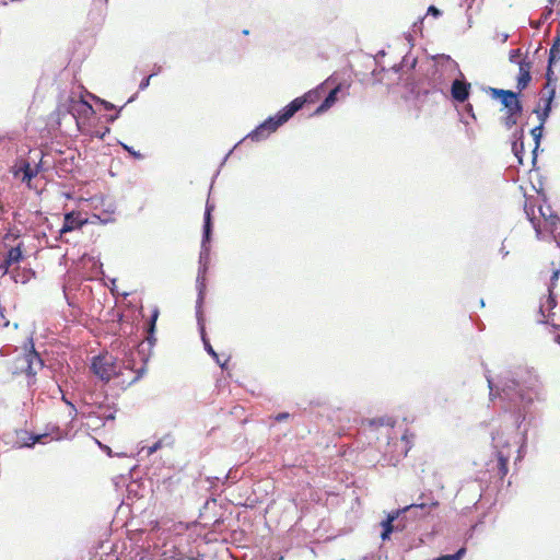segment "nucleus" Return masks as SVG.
<instances>
[{
    "label": "nucleus",
    "mask_w": 560,
    "mask_h": 560,
    "mask_svg": "<svg viewBox=\"0 0 560 560\" xmlns=\"http://www.w3.org/2000/svg\"><path fill=\"white\" fill-rule=\"evenodd\" d=\"M485 377L488 382L489 396L492 400L499 397L502 408L510 415L514 427L521 431V446L517 459L523 457L526 447L528 428L523 423L532 420V406L534 401L544 399V389L538 375L534 370L517 368L509 370L494 380L486 370Z\"/></svg>",
    "instance_id": "nucleus-1"
},
{
    "label": "nucleus",
    "mask_w": 560,
    "mask_h": 560,
    "mask_svg": "<svg viewBox=\"0 0 560 560\" xmlns=\"http://www.w3.org/2000/svg\"><path fill=\"white\" fill-rule=\"evenodd\" d=\"M434 69L429 78L430 89L423 91V95L447 98V90L451 81L460 74L458 63L448 55H436L433 57Z\"/></svg>",
    "instance_id": "nucleus-2"
},
{
    "label": "nucleus",
    "mask_w": 560,
    "mask_h": 560,
    "mask_svg": "<svg viewBox=\"0 0 560 560\" xmlns=\"http://www.w3.org/2000/svg\"><path fill=\"white\" fill-rule=\"evenodd\" d=\"M416 65H417V57L412 56L411 54H406L402 57V60L400 63L394 65L389 69H385L384 67H382L380 70L374 69L372 71V74L376 82L390 85L401 79L400 71H404L405 68L407 70H411L416 67Z\"/></svg>",
    "instance_id": "nucleus-3"
},
{
    "label": "nucleus",
    "mask_w": 560,
    "mask_h": 560,
    "mask_svg": "<svg viewBox=\"0 0 560 560\" xmlns=\"http://www.w3.org/2000/svg\"><path fill=\"white\" fill-rule=\"evenodd\" d=\"M44 366V361L39 353L35 350L34 343L31 340L30 350L20 354L14 360L13 373L14 374H26L28 377H35V375Z\"/></svg>",
    "instance_id": "nucleus-4"
},
{
    "label": "nucleus",
    "mask_w": 560,
    "mask_h": 560,
    "mask_svg": "<svg viewBox=\"0 0 560 560\" xmlns=\"http://www.w3.org/2000/svg\"><path fill=\"white\" fill-rule=\"evenodd\" d=\"M289 120L283 109H280L275 116L268 117L265 121L259 124L254 130H252L245 138L252 141L259 142L267 139L272 132H275L280 126Z\"/></svg>",
    "instance_id": "nucleus-5"
},
{
    "label": "nucleus",
    "mask_w": 560,
    "mask_h": 560,
    "mask_svg": "<svg viewBox=\"0 0 560 560\" xmlns=\"http://www.w3.org/2000/svg\"><path fill=\"white\" fill-rule=\"evenodd\" d=\"M520 91L513 92L511 90H503L497 88H489L488 94L493 100H499L506 109V113L522 114L523 104L520 101Z\"/></svg>",
    "instance_id": "nucleus-6"
},
{
    "label": "nucleus",
    "mask_w": 560,
    "mask_h": 560,
    "mask_svg": "<svg viewBox=\"0 0 560 560\" xmlns=\"http://www.w3.org/2000/svg\"><path fill=\"white\" fill-rule=\"evenodd\" d=\"M492 447L498 459L499 475L503 478L508 474V462L510 458V444L501 432L491 433Z\"/></svg>",
    "instance_id": "nucleus-7"
},
{
    "label": "nucleus",
    "mask_w": 560,
    "mask_h": 560,
    "mask_svg": "<svg viewBox=\"0 0 560 560\" xmlns=\"http://www.w3.org/2000/svg\"><path fill=\"white\" fill-rule=\"evenodd\" d=\"M67 112L73 117L79 126L80 119H86L94 114L92 105L82 95L72 93L65 104Z\"/></svg>",
    "instance_id": "nucleus-8"
},
{
    "label": "nucleus",
    "mask_w": 560,
    "mask_h": 560,
    "mask_svg": "<svg viewBox=\"0 0 560 560\" xmlns=\"http://www.w3.org/2000/svg\"><path fill=\"white\" fill-rule=\"evenodd\" d=\"M330 80H331V78H328L325 82L319 84L317 88L310 90L303 96L294 98L287 106H284L282 109L284 110L288 118L290 119L291 117H293L294 114L298 113L300 109H302L306 103L316 102L320 96V92L324 89V85L328 84L330 82Z\"/></svg>",
    "instance_id": "nucleus-9"
},
{
    "label": "nucleus",
    "mask_w": 560,
    "mask_h": 560,
    "mask_svg": "<svg viewBox=\"0 0 560 560\" xmlns=\"http://www.w3.org/2000/svg\"><path fill=\"white\" fill-rule=\"evenodd\" d=\"M470 90L471 85L462 71L451 81L450 94L455 103L464 104L470 96Z\"/></svg>",
    "instance_id": "nucleus-10"
},
{
    "label": "nucleus",
    "mask_w": 560,
    "mask_h": 560,
    "mask_svg": "<svg viewBox=\"0 0 560 560\" xmlns=\"http://www.w3.org/2000/svg\"><path fill=\"white\" fill-rule=\"evenodd\" d=\"M438 504H439L438 501H435L433 498H430L429 501H420L417 503H411L402 509L392 511L390 513L387 514L385 520H389L390 523H394L395 521H398V518L401 514H406V512H412L416 510H421L422 515H427L430 513L431 508H435Z\"/></svg>",
    "instance_id": "nucleus-11"
},
{
    "label": "nucleus",
    "mask_w": 560,
    "mask_h": 560,
    "mask_svg": "<svg viewBox=\"0 0 560 560\" xmlns=\"http://www.w3.org/2000/svg\"><path fill=\"white\" fill-rule=\"evenodd\" d=\"M91 370L104 382H109L116 374L115 365L102 357H96L93 359Z\"/></svg>",
    "instance_id": "nucleus-12"
},
{
    "label": "nucleus",
    "mask_w": 560,
    "mask_h": 560,
    "mask_svg": "<svg viewBox=\"0 0 560 560\" xmlns=\"http://www.w3.org/2000/svg\"><path fill=\"white\" fill-rule=\"evenodd\" d=\"M196 318H197V324H198V328H199V331H200V336H201V340H202L205 350L207 351L208 354H210L214 359V361L217 362V364L221 369H225L229 359H225L224 361H221L219 354L214 351V349L210 345V341H209V339L206 336V329H205V323H203V313H200V314L197 313L196 314Z\"/></svg>",
    "instance_id": "nucleus-13"
},
{
    "label": "nucleus",
    "mask_w": 560,
    "mask_h": 560,
    "mask_svg": "<svg viewBox=\"0 0 560 560\" xmlns=\"http://www.w3.org/2000/svg\"><path fill=\"white\" fill-rule=\"evenodd\" d=\"M207 271H208V265L199 264L198 273H197V278H196V289L198 292L197 300H196V314L203 313L202 305H203L205 293H206V273H207Z\"/></svg>",
    "instance_id": "nucleus-14"
},
{
    "label": "nucleus",
    "mask_w": 560,
    "mask_h": 560,
    "mask_svg": "<svg viewBox=\"0 0 560 560\" xmlns=\"http://www.w3.org/2000/svg\"><path fill=\"white\" fill-rule=\"evenodd\" d=\"M86 222L88 219L82 218L80 212H68L65 214L63 224L59 230V233L62 235L77 229H81Z\"/></svg>",
    "instance_id": "nucleus-15"
},
{
    "label": "nucleus",
    "mask_w": 560,
    "mask_h": 560,
    "mask_svg": "<svg viewBox=\"0 0 560 560\" xmlns=\"http://www.w3.org/2000/svg\"><path fill=\"white\" fill-rule=\"evenodd\" d=\"M530 69L532 62L527 59V57L522 58L518 62V75L516 79V88L520 92L525 90L532 80Z\"/></svg>",
    "instance_id": "nucleus-16"
},
{
    "label": "nucleus",
    "mask_w": 560,
    "mask_h": 560,
    "mask_svg": "<svg viewBox=\"0 0 560 560\" xmlns=\"http://www.w3.org/2000/svg\"><path fill=\"white\" fill-rule=\"evenodd\" d=\"M56 433L55 436H51L50 440H60L61 434L58 427L52 425L50 431H46L44 433H37V434H31L28 436V441L23 443V446L32 447L37 443L45 444L47 442V439L52 434Z\"/></svg>",
    "instance_id": "nucleus-17"
},
{
    "label": "nucleus",
    "mask_w": 560,
    "mask_h": 560,
    "mask_svg": "<svg viewBox=\"0 0 560 560\" xmlns=\"http://www.w3.org/2000/svg\"><path fill=\"white\" fill-rule=\"evenodd\" d=\"M341 89L342 84H338L332 90H330L322 104L316 108L315 114L319 115L328 110L337 102L338 94L340 93Z\"/></svg>",
    "instance_id": "nucleus-18"
},
{
    "label": "nucleus",
    "mask_w": 560,
    "mask_h": 560,
    "mask_svg": "<svg viewBox=\"0 0 560 560\" xmlns=\"http://www.w3.org/2000/svg\"><path fill=\"white\" fill-rule=\"evenodd\" d=\"M159 314H160L159 308L154 307L152 311V314L150 316V319L147 324V334H148L147 341L150 347H153L156 341L154 334H155V327H156V320H158Z\"/></svg>",
    "instance_id": "nucleus-19"
},
{
    "label": "nucleus",
    "mask_w": 560,
    "mask_h": 560,
    "mask_svg": "<svg viewBox=\"0 0 560 560\" xmlns=\"http://www.w3.org/2000/svg\"><path fill=\"white\" fill-rule=\"evenodd\" d=\"M523 129L515 131L513 133L514 141L512 143V151L514 155L517 158L518 163H523V154H524V142H523Z\"/></svg>",
    "instance_id": "nucleus-20"
},
{
    "label": "nucleus",
    "mask_w": 560,
    "mask_h": 560,
    "mask_svg": "<svg viewBox=\"0 0 560 560\" xmlns=\"http://www.w3.org/2000/svg\"><path fill=\"white\" fill-rule=\"evenodd\" d=\"M214 210V206L209 201L206 203L205 214H203V228L202 233H205V238L207 240L212 235V217L211 213Z\"/></svg>",
    "instance_id": "nucleus-21"
},
{
    "label": "nucleus",
    "mask_w": 560,
    "mask_h": 560,
    "mask_svg": "<svg viewBox=\"0 0 560 560\" xmlns=\"http://www.w3.org/2000/svg\"><path fill=\"white\" fill-rule=\"evenodd\" d=\"M23 259L22 253V244H19L14 247H11L5 256L7 266H12L13 264H18Z\"/></svg>",
    "instance_id": "nucleus-22"
},
{
    "label": "nucleus",
    "mask_w": 560,
    "mask_h": 560,
    "mask_svg": "<svg viewBox=\"0 0 560 560\" xmlns=\"http://www.w3.org/2000/svg\"><path fill=\"white\" fill-rule=\"evenodd\" d=\"M547 210L549 211V214L546 223L555 237L560 236V218L552 212L551 207H547Z\"/></svg>",
    "instance_id": "nucleus-23"
},
{
    "label": "nucleus",
    "mask_w": 560,
    "mask_h": 560,
    "mask_svg": "<svg viewBox=\"0 0 560 560\" xmlns=\"http://www.w3.org/2000/svg\"><path fill=\"white\" fill-rule=\"evenodd\" d=\"M211 236L207 240L205 238V233H202L200 253H199V264L208 265L210 259V243Z\"/></svg>",
    "instance_id": "nucleus-24"
},
{
    "label": "nucleus",
    "mask_w": 560,
    "mask_h": 560,
    "mask_svg": "<svg viewBox=\"0 0 560 560\" xmlns=\"http://www.w3.org/2000/svg\"><path fill=\"white\" fill-rule=\"evenodd\" d=\"M40 165H36L35 167H32L31 164L25 161L20 167V172L23 173L22 180L23 182H31L37 174Z\"/></svg>",
    "instance_id": "nucleus-25"
},
{
    "label": "nucleus",
    "mask_w": 560,
    "mask_h": 560,
    "mask_svg": "<svg viewBox=\"0 0 560 560\" xmlns=\"http://www.w3.org/2000/svg\"><path fill=\"white\" fill-rule=\"evenodd\" d=\"M115 211L116 206L113 202H110V210H104L100 214H93V218L96 219L102 224H108L115 221Z\"/></svg>",
    "instance_id": "nucleus-26"
},
{
    "label": "nucleus",
    "mask_w": 560,
    "mask_h": 560,
    "mask_svg": "<svg viewBox=\"0 0 560 560\" xmlns=\"http://www.w3.org/2000/svg\"><path fill=\"white\" fill-rule=\"evenodd\" d=\"M103 406L98 405L96 409H91L88 411L89 417H96L101 421L104 422V420H114L115 419V411H110L109 413L102 412Z\"/></svg>",
    "instance_id": "nucleus-27"
},
{
    "label": "nucleus",
    "mask_w": 560,
    "mask_h": 560,
    "mask_svg": "<svg viewBox=\"0 0 560 560\" xmlns=\"http://www.w3.org/2000/svg\"><path fill=\"white\" fill-rule=\"evenodd\" d=\"M558 59H560V37H555L549 49L548 62L552 65Z\"/></svg>",
    "instance_id": "nucleus-28"
},
{
    "label": "nucleus",
    "mask_w": 560,
    "mask_h": 560,
    "mask_svg": "<svg viewBox=\"0 0 560 560\" xmlns=\"http://www.w3.org/2000/svg\"><path fill=\"white\" fill-rule=\"evenodd\" d=\"M555 96H556V86H552L550 90H548L547 95H544L541 97V101L544 102V106L540 109L551 113L552 102H553Z\"/></svg>",
    "instance_id": "nucleus-29"
},
{
    "label": "nucleus",
    "mask_w": 560,
    "mask_h": 560,
    "mask_svg": "<svg viewBox=\"0 0 560 560\" xmlns=\"http://www.w3.org/2000/svg\"><path fill=\"white\" fill-rule=\"evenodd\" d=\"M382 526V533H381V539L387 540L389 539L390 535L395 532V525L394 523H390L389 520H384L381 523Z\"/></svg>",
    "instance_id": "nucleus-30"
},
{
    "label": "nucleus",
    "mask_w": 560,
    "mask_h": 560,
    "mask_svg": "<svg viewBox=\"0 0 560 560\" xmlns=\"http://www.w3.org/2000/svg\"><path fill=\"white\" fill-rule=\"evenodd\" d=\"M524 211H525V213H526V215H527L528 220H529V221H530V223L533 224V228H534V229H535V231H536V235H537V237H538V238H540L541 231H540L539 225H538V223H537V220H536V218H535V215H534V207H533V206H530V207H529L527 203H525V206H524Z\"/></svg>",
    "instance_id": "nucleus-31"
},
{
    "label": "nucleus",
    "mask_w": 560,
    "mask_h": 560,
    "mask_svg": "<svg viewBox=\"0 0 560 560\" xmlns=\"http://www.w3.org/2000/svg\"><path fill=\"white\" fill-rule=\"evenodd\" d=\"M542 130L544 127H541V125H538L530 130V135L535 141L536 149H539L540 140L542 138Z\"/></svg>",
    "instance_id": "nucleus-32"
},
{
    "label": "nucleus",
    "mask_w": 560,
    "mask_h": 560,
    "mask_svg": "<svg viewBox=\"0 0 560 560\" xmlns=\"http://www.w3.org/2000/svg\"><path fill=\"white\" fill-rule=\"evenodd\" d=\"M546 84L544 86V90H550L553 85L552 82L556 81L555 73L552 71V65L548 62V68L546 72Z\"/></svg>",
    "instance_id": "nucleus-33"
},
{
    "label": "nucleus",
    "mask_w": 560,
    "mask_h": 560,
    "mask_svg": "<svg viewBox=\"0 0 560 560\" xmlns=\"http://www.w3.org/2000/svg\"><path fill=\"white\" fill-rule=\"evenodd\" d=\"M520 114L506 113V116L503 119V124L508 129H511L513 126L517 124V117Z\"/></svg>",
    "instance_id": "nucleus-34"
},
{
    "label": "nucleus",
    "mask_w": 560,
    "mask_h": 560,
    "mask_svg": "<svg viewBox=\"0 0 560 560\" xmlns=\"http://www.w3.org/2000/svg\"><path fill=\"white\" fill-rule=\"evenodd\" d=\"M119 145L126 151L128 152L133 159L136 160H142L143 159V154L140 153L139 151H136L132 147L124 143V142H119Z\"/></svg>",
    "instance_id": "nucleus-35"
},
{
    "label": "nucleus",
    "mask_w": 560,
    "mask_h": 560,
    "mask_svg": "<svg viewBox=\"0 0 560 560\" xmlns=\"http://www.w3.org/2000/svg\"><path fill=\"white\" fill-rule=\"evenodd\" d=\"M159 442L161 443L162 447H173L175 443V438L173 434L167 433L163 435L161 439H159Z\"/></svg>",
    "instance_id": "nucleus-36"
},
{
    "label": "nucleus",
    "mask_w": 560,
    "mask_h": 560,
    "mask_svg": "<svg viewBox=\"0 0 560 560\" xmlns=\"http://www.w3.org/2000/svg\"><path fill=\"white\" fill-rule=\"evenodd\" d=\"M534 114H536V116L539 120V125H541V127H544V125L546 124V121L548 120V118L550 116L549 112L542 110L540 108H535Z\"/></svg>",
    "instance_id": "nucleus-37"
},
{
    "label": "nucleus",
    "mask_w": 560,
    "mask_h": 560,
    "mask_svg": "<svg viewBox=\"0 0 560 560\" xmlns=\"http://www.w3.org/2000/svg\"><path fill=\"white\" fill-rule=\"evenodd\" d=\"M521 56H522L521 49H512V50H510V54H509V60L512 63L518 65V62L521 61V59H520Z\"/></svg>",
    "instance_id": "nucleus-38"
},
{
    "label": "nucleus",
    "mask_w": 560,
    "mask_h": 560,
    "mask_svg": "<svg viewBox=\"0 0 560 560\" xmlns=\"http://www.w3.org/2000/svg\"><path fill=\"white\" fill-rule=\"evenodd\" d=\"M163 448L161 446V443L159 442V440L156 442H154L151 446H148V447H142V452L143 451H147V455L150 456L152 455L153 453H155L156 451Z\"/></svg>",
    "instance_id": "nucleus-39"
},
{
    "label": "nucleus",
    "mask_w": 560,
    "mask_h": 560,
    "mask_svg": "<svg viewBox=\"0 0 560 560\" xmlns=\"http://www.w3.org/2000/svg\"><path fill=\"white\" fill-rule=\"evenodd\" d=\"M11 278L13 279L14 282H22V283H25L28 278L26 277V275L24 273L23 276L20 275L19 272H15V270H13L11 272Z\"/></svg>",
    "instance_id": "nucleus-40"
},
{
    "label": "nucleus",
    "mask_w": 560,
    "mask_h": 560,
    "mask_svg": "<svg viewBox=\"0 0 560 560\" xmlns=\"http://www.w3.org/2000/svg\"><path fill=\"white\" fill-rule=\"evenodd\" d=\"M62 400L70 407V416L74 418L78 413L77 407L65 395H62Z\"/></svg>",
    "instance_id": "nucleus-41"
},
{
    "label": "nucleus",
    "mask_w": 560,
    "mask_h": 560,
    "mask_svg": "<svg viewBox=\"0 0 560 560\" xmlns=\"http://www.w3.org/2000/svg\"><path fill=\"white\" fill-rule=\"evenodd\" d=\"M464 112L474 120H476V114L474 110V106L470 103L465 104Z\"/></svg>",
    "instance_id": "nucleus-42"
},
{
    "label": "nucleus",
    "mask_w": 560,
    "mask_h": 560,
    "mask_svg": "<svg viewBox=\"0 0 560 560\" xmlns=\"http://www.w3.org/2000/svg\"><path fill=\"white\" fill-rule=\"evenodd\" d=\"M428 14L434 18H440L442 15V11L438 9L435 5H430L428 8Z\"/></svg>",
    "instance_id": "nucleus-43"
},
{
    "label": "nucleus",
    "mask_w": 560,
    "mask_h": 560,
    "mask_svg": "<svg viewBox=\"0 0 560 560\" xmlns=\"http://www.w3.org/2000/svg\"><path fill=\"white\" fill-rule=\"evenodd\" d=\"M151 78H152L151 74L147 78H143L139 84V90H141V91L145 90L150 85Z\"/></svg>",
    "instance_id": "nucleus-44"
},
{
    "label": "nucleus",
    "mask_w": 560,
    "mask_h": 560,
    "mask_svg": "<svg viewBox=\"0 0 560 560\" xmlns=\"http://www.w3.org/2000/svg\"><path fill=\"white\" fill-rule=\"evenodd\" d=\"M475 0H463V3L460 5H466V13H468L469 10L472 8V3ZM468 21L470 22V15L467 14Z\"/></svg>",
    "instance_id": "nucleus-45"
},
{
    "label": "nucleus",
    "mask_w": 560,
    "mask_h": 560,
    "mask_svg": "<svg viewBox=\"0 0 560 560\" xmlns=\"http://www.w3.org/2000/svg\"><path fill=\"white\" fill-rule=\"evenodd\" d=\"M147 363V359L143 360V364ZM145 372V368L144 365H142L138 371H137V376L133 378L132 382H137L138 380H140L142 377V375L144 374Z\"/></svg>",
    "instance_id": "nucleus-46"
},
{
    "label": "nucleus",
    "mask_w": 560,
    "mask_h": 560,
    "mask_svg": "<svg viewBox=\"0 0 560 560\" xmlns=\"http://www.w3.org/2000/svg\"><path fill=\"white\" fill-rule=\"evenodd\" d=\"M107 1L108 0H93V4L96 9H98L100 11L103 10V8L107 4Z\"/></svg>",
    "instance_id": "nucleus-47"
},
{
    "label": "nucleus",
    "mask_w": 560,
    "mask_h": 560,
    "mask_svg": "<svg viewBox=\"0 0 560 560\" xmlns=\"http://www.w3.org/2000/svg\"><path fill=\"white\" fill-rule=\"evenodd\" d=\"M547 207H550L549 205L546 206H539V213L540 215L547 221L549 211L547 210Z\"/></svg>",
    "instance_id": "nucleus-48"
},
{
    "label": "nucleus",
    "mask_w": 560,
    "mask_h": 560,
    "mask_svg": "<svg viewBox=\"0 0 560 560\" xmlns=\"http://www.w3.org/2000/svg\"><path fill=\"white\" fill-rule=\"evenodd\" d=\"M121 109H122V107H120L115 114L107 116V118H106L107 122L112 124L116 119H118Z\"/></svg>",
    "instance_id": "nucleus-49"
},
{
    "label": "nucleus",
    "mask_w": 560,
    "mask_h": 560,
    "mask_svg": "<svg viewBox=\"0 0 560 560\" xmlns=\"http://www.w3.org/2000/svg\"><path fill=\"white\" fill-rule=\"evenodd\" d=\"M556 305H557L556 299L550 293L549 298L547 300V306L549 310H552L553 307H556Z\"/></svg>",
    "instance_id": "nucleus-50"
},
{
    "label": "nucleus",
    "mask_w": 560,
    "mask_h": 560,
    "mask_svg": "<svg viewBox=\"0 0 560 560\" xmlns=\"http://www.w3.org/2000/svg\"><path fill=\"white\" fill-rule=\"evenodd\" d=\"M101 103H102V105H103L105 110L116 109V106L114 104H112L110 102L102 100Z\"/></svg>",
    "instance_id": "nucleus-51"
},
{
    "label": "nucleus",
    "mask_w": 560,
    "mask_h": 560,
    "mask_svg": "<svg viewBox=\"0 0 560 560\" xmlns=\"http://www.w3.org/2000/svg\"><path fill=\"white\" fill-rule=\"evenodd\" d=\"M560 275V269L555 270L550 277V283L551 285H555V283L558 281Z\"/></svg>",
    "instance_id": "nucleus-52"
},
{
    "label": "nucleus",
    "mask_w": 560,
    "mask_h": 560,
    "mask_svg": "<svg viewBox=\"0 0 560 560\" xmlns=\"http://www.w3.org/2000/svg\"><path fill=\"white\" fill-rule=\"evenodd\" d=\"M10 267L11 266H7L5 258L2 261H0V271H2V275H7L9 272Z\"/></svg>",
    "instance_id": "nucleus-53"
},
{
    "label": "nucleus",
    "mask_w": 560,
    "mask_h": 560,
    "mask_svg": "<svg viewBox=\"0 0 560 560\" xmlns=\"http://www.w3.org/2000/svg\"><path fill=\"white\" fill-rule=\"evenodd\" d=\"M406 514H408L410 517H413V518L423 517L424 516V515H422V511L421 510H416V511H412V512H406Z\"/></svg>",
    "instance_id": "nucleus-54"
},
{
    "label": "nucleus",
    "mask_w": 560,
    "mask_h": 560,
    "mask_svg": "<svg viewBox=\"0 0 560 560\" xmlns=\"http://www.w3.org/2000/svg\"><path fill=\"white\" fill-rule=\"evenodd\" d=\"M290 417V415L288 412H280L276 416V420L281 422V421H284L285 419H288Z\"/></svg>",
    "instance_id": "nucleus-55"
},
{
    "label": "nucleus",
    "mask_w": 560,
    "mask_h": 560,
    "mask_svg": "<svg viewBox=\"0 0 560 560\" xmlns=\"http://www.w3.org/2000/svg\"><path fill=\"white\" fill-rule=\"evenodd\" d=\"M552 13V9L551 8H546L545 12L542 13L541 15V21L545 22Z\"/></svg>",
    "instance_id": "nucleus-56"
},
{
    "label": "nucleus",
    "mask_w": 560,
    "mask_h": 560,
    "mask_svg": "<svg viewBox=\"0 0 560 560\" xmlns=\"http://www.w3.org/2000/svg\"><path fill=\"white\" fill-rule=\"evenodd\" d=\"M406 525L402 523V520H398L397 524L395 525V530L401 532L404 530Z\"/></svg>",
    "instance_id": "nucleus-57"
},
{
    "label": "nucleus",
    "mask_w": 560,
    "mask_h": 560,
    "mask_svg": "<svg viewBox=\"0 0 560 560\" xmlns=\"http://www.w3.org/2000/svg\"><path fill=\"white\" fill-rule=\"evenodd\" d=\"M542 23L544 22L541 20H539L537 22H530V26L536 28V30H538L541 26Z\"/></svg>",
    "instance_id": "nucleus-58"
},
{
    "label": "nucleus",
    "mask_w": 560,
    "mask_h": 560,
    "mask_svg": "<svg viewBox=\"0 0 560 560\" xmlns=\"http://www.w3.org/2000/svg\"><path fill=\"white\" fill-rule=\"evenodd\" d=\"M107 133H109V128H108V127H107V128H105V130H104V131H101V133H97V137H98L100 139H104V137H105Z\"/></svg>",
    "instance_id": "nucleus-59"
},
{
    "label": "nucleus",
    "mask_w": 560,
    "mask_h": 560,
    "mask_svg": "<svg viewBox=\"0 0 560 560\" xmlns=\"http://www.w3.org/2000/svg\"><path fill=\"white\" fill-rule=\"evenodd\" d=\"M162 68L160 66H154V71L151 73L152 77L159 74L161 72Z\"/></svg>",
    "instance_id": "nucleus-60"
},
{
    "label": "nucleus",
    "mask_w": 560,
    "mask_h": 560,
    "mask_svg": "<svg viewBox=\"0 0 560 560\" xmlns=\"http://www.w3.org/2000/svg\"><path fill=\"white\" fill-rule=\"evenodd\" d=\"M500 253L502 254L503 257H506L509 255V252L505 249L504 245H502V247L500 248Z\"/></svg>",
    "instance_id": "nucleus-61"
},
{
    "label": "nucleus",
    "mask_w": 560,
    "mask_h": 560,
    "mask_svg": "<svg viewBox=\"0 0 560 560\" xmlns=\"http://www.w3.org/2000/svg\"><path fill=\"white\" fill-rule=\"evenodd\" d=\"M537 151H538V149H536V145H535L534 149H533V152H532L533 153V162L534 163H535V161L537 159Z\"/></svg>",
    "instance_id": "nucleus-62"
},
{
    "label": "nucleus",
    "mask_w": 560,
    "mask_h": 560,
    "mask_svg": "<svg viewBox=\"0 0 560 560\" xmlns=\"http://www.w3.org/2000/svg\"><path fill=\"white\" fill-rule=\"evenodd\" d=\"M233 150H230L229 153L224 156L223 161L221 164H224L226 162V160L229 159V156L231 155Z\"/></svg>",
    "instance_id": "nucleus-63"
},
{
    "label": "nucleus",
    "mask_w": 560,
    "mask_h": 560,
    "mask_svg": "<svg viewBox=\"0 0 560 560\" xmlns=\"http://www.w3.org/2000/svg\"><path fill=\"white\" fill-rule=\"evenodd\" d=\"M555 341L560 346V335H557V336L555 337Z\"/></svg>",
    "instance_id": "nucleus-64"
}]
</instances>
